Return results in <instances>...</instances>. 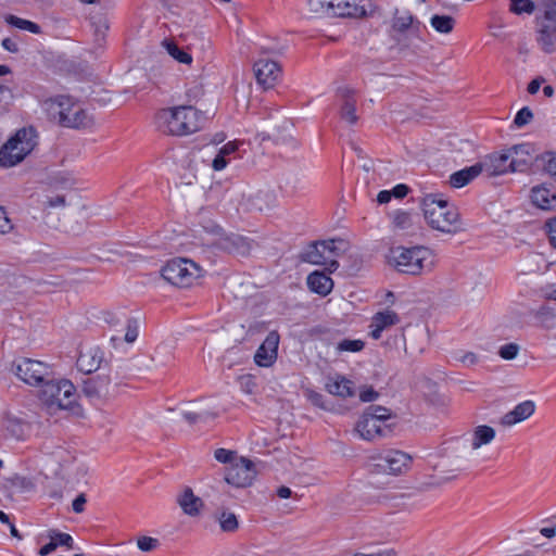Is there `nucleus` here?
Instances as JSON below:
<instances>
[{"instance_id": "17", "label": "nucleus", "mask_w": 556, "mask_h": 556, "mask_svg": "<svg viewBox=\"0 0 556 556\" xmlns=\"http://www.w3.org/2000/svg\"><path fill=\"white\" fill-rule=\"evenodd\" d=\"M109 376L97 375L83 381L81 392L90 402H96L109 394Z\"/></svg>"}, {"instance_id": "33", "label": "nucleus", "mask_w": 556, "mask_h": 556, "mask_svg": "<svg viewBox=\"0 0 556 556\" xmlns=\"http://www.w3.org/2000/svg\"><path fill=\"white\" fill-rule=\"evenodd\" d=\"M431 26L439 33L448 34L453 30L455 20L450 15L434 14L430 18Z\"/></svg>"}, {"instance_id": "63", "label": "nucleus", "mask_w": 556, "mask_h": 556, "mask_svg": "<svg viewBox=\"0 0 556 556\" xmlns=\"http://www.w3.org/2000/svg\"><path fill=\"white\" fill-rule=\"evenodd\" d=\"M47 205L49 207L64 206L65 205V197L56 195L54 198H49L47 201Z\"/></svg>"}, {"instance_id": "15", "label": "nucleus", "mask_w": 556, "mask_h": 556, "mask_svg": "<svg viewBox=\"0 0 556 556\" xmlns=\"http://www.w3.org/2000/svg\"><path fill=\"white\" fill-rule=\"evenodd\" d=\"M279 341L280 336L276 330L267 334L254 355V361L258 366L269 367L276 362Z\"/></svg>"}, {"instance_id": "62", "label": "nucleus", "mask_w": 556, "mask_h": 556, "mask_svg": "<svg viewBox=\"0 0 556 556\" xmlns=\"http://www.w3.org/2000/svg\"><path fill=\"white\" fill-rule=\"evenodd\" d=\"M543 293L545 299L556 301V283L547 285L544 288Z\"/></svg>"}, {"instance_id": "52", "label": "nucleus", "mask_w": 556, "mask_h": 556, "mask_svg": "<svg viewBox=\"0 0 556 556\" xmlns=\"http://www.w3.org/2000/svg\"><path fill=\"white\" fill-rule=\"evenodd\" d=\"M13 229V225L8 217L7 212L3 207L0 206V233L4 235L10 232Z\"/></svg>"}, {"instance_id": "24", "label": "nucleus", "mask_w": 556, "mask_h": 556, "mask_svg": "<svg viewBox=\"0 0 556 556\" xmlns=\"http://www.w3.org/2000/svg\"><path fill=\"white\" fill-rule=\"evenodd\" d=\"M103 361V352L99 348L89 349L80 352L76 365L79 371L91 374L100 368Z\"/></svg>"}, {"instance_id": "23", "label": "nucleus", "mask_w": 556, "mask_h": 556, "mask_svg": "<svg viewBox=\"0 0 556 556\" xmlns=\"http://www.w3.org/2000/svg\"><path fill=\"white\" fill-rule=\"evenodd\" d=\"M325 389L330 394L342 399L351 397L354 395L353 382L341 375L327 377Z\"/></svg>"}, {"instance_id": "26", "label": "nucleus", "mask_w": 556, "mask_h": 556, "mask_svg": "<svg viewBox=\"0 0 556 556\" xmlns=\"http://www.w3.org/2000/svg\"><path fill=\"white\" fill-rule=\"evenodd\" d=\"M481 172V166L479 163H476L469 167H465L460 170L453 173L450 176V185L453 188H462L471 182L475 178H477Z\"/></svg>"}, {"instance_id": "37", "label": "nucleus", "mask_w": 556, "mask_h": 556, "mask_svg": "<svg viewBox=\"0 0 556 556\" xmlns=\"http://www.w3.org/2000/svg\"><path fill=\"white\" fill-rule=\"evenodd\" d=\"M365 348V342L359 339H343L337 343V352H359Z\"/></svg>"}, {"instance_id": "21", "label": "nucleus", "mask_w": 556, "mask_h": 556, "mask_svg": "<svg viewBox=\"0 0 556 556\" xmlns=\"http://www.w3.org/2000/svg\"><path fill=\"white\" fill-rule=\"evenodd\" d=\"M400 321L399 315L393 311H383L376 313L371 318L370 324V336L372 339L378 340L381 338L382 331L391 327L393 325H396Z\"/></svg>"}, {"instance_id": "36", "label": "nucleus", "mask_w": 556, "mask_h": 556, "mask_svg": "<svg viewBox=\"0 0 556 556\" xmlns=\"http://www.w3.org/2000/svg\"><path fill=\"white\" fill-rule=\"evenodd\" d=\"M307 5L312 13L332 17L333 0H307Z\"/></svg>"}, {"instance_id": "22", "label": "nucleus", "mask_w": 556, "mask_h": 556, "mask_svg": "<svg viewBox=\"0 0 556 556\" xmlns=\"http://www.w3.org/2000/svg\"><path fill=\"white\" fill-rule=\"evenodd\" d=\"M535 412V403L533 401L527 400L518 405L508 413H506L502 419L501 424L503 426H513L518 422H521L532 416Z\"/></svg>"}, {"instance_id": "48", "label": "nucleus", "mask_w": 556, "mask_h": 556, "mask_svg": "<svg viewBox=\"0 0 556 556\" xmlns=\"http://www.w3.org/2000/svg\"><path fill=\"white\" fill-rule=\"evenodd\" d=\"M137 545L142 552H151L159 546V540L151 536H141L138 539Z\"/></svg>"}, {"instance_id": "43", "label": "nucleus", "mask_w": 556, "mask_h": 556, "mask_svg": "<svg viewBox=\"0 0 556 556\" xmlns=\"http://www.w3.org/2000/svg\"><path fill=\"white\" fill-rule=\"evenodd\" d=\"M182 417L189 425H194L197 422H203L208 419H213L216 417V414L210 413V412H202V413L184 412Z\"/></svg>"}, {"instance_id": "32", "label": "nucleus", "mask_w": 556, "mask_h": 556, "mask_svg": "<svg viewBox=\"0 0 556 556\" xmlns=\"http://www.w3.org/2000/svg\"><path fill=\"white\" fill-rule=\"evenodd\" d=\"M162 45L167 53L179 63L190 64L192 62L191 54L179 48L176 42L165 39Z\"/></svg>"}, {"instance_id": "5", "label": "nucleus", "mask_w": 556, "mask_h": 556, "mask_svg": "<svg viewBox=\"0 0 556 556\" xmlns=\"http://www.w3.org/2000/svg\"><path fill=\"white\" fill-rule=\"evenodd\" d=\"M37 146V134L33 127L18 129L0 148V166L10 168L20 164Z\"/></svg>"}, {"instance_id": "4", "label": "nucleus", "mask_w": 556, "mask_h": 556, "mask_svg": "<svg viewBox=\"0 0 556 556\" xmlns=\"http://www.w3.org/2000/svg\"><path fill=\"white\" fill-rule=\"evenodd\" d=\"M49 116L61 126L68 128H86L92 125V117L79 104L73 103L66 96H58L46 102Z\"/></svg>"}, {"instance_id": "61", "label": "nucleus", "mask_w": 556, "mask_h": 556, "mask_svg": "<svg viewBox=\"0 0 556 556\" xmlns=\"http://www.w3.org/2000/svg\"><path fill=\"white\" fill-rule=\"evenodd\" d=\"M56 547H58L56 541L50 540V542L48 544L43 545L40 548L39 555L40 556H47V555L51 554L53 551H55Z\"/></svg>"}, {"instance_id": "14", "label": "nucleus", "mask_w": 556, "mask_h": 556, "mask_svg": "<svg viewBox=\"0 0 556 556\" xmlns=\"http://www.w3.org/2000/svg\"><path fill=\"white\" fill-rule=\"evenodd\" d=\"M510 157L511 154L508 149L501 153H491L478 163L482 173H485L488 177H494L510 172Z\"/></svg>"}, {"instance_id": "59", "label": "nucleus", "mask_w": 556, "mask_h": 556, "mask_svg": "<svg viewBox=\"0 0 556 556\" xmlns=\"http://www.w3.org/2000/svg\"><path fill=\"white\" fill-rule=\"evenodd\" d=\"M408 191L409 187L404 184H399L391 190L392 197L397 199H403L404 197H406Z\"/></svg>"}, {"instance_id": "46", "label": "nucleus", "mask_w": 556, "mask_h": 556, "mask_svg": "<svg viewBox=\"0 0 556 556\" xmlns=\"http://www.w3.org/2000/svg\"><path fill=\"white\" fill-rule=\"evenodd\" d=\"M364 413L370 414V417H375L381 422L388 420L391 417L390 410L379 405H370Z\"/></svg>"}, {"instance_id": "39", "label": "nucleus", "mask_w": 556, "mask_h": 556, "mask_svg": "<svg viewBox=\"0 0 556 556\" xmlns=\"http://www.w3.org/2000/svg\"><path fill=\"white\" fill-rule=\"evenodd\" d=\"M223 531L233 532L238 529L239 522L233 513L223 511L218 518Z\"/></svg>"}, {"instance_id": "19", "label": "nucleus", "mask_w": 556, "mask_h": 556, "mask_svg": "<svg viewBox=\"0 0 556 556\" xmlns=\"http://www.w3.org/2000/svg\"><path fill=\"white\" fill-rule=\"evenodd\" d=\"M381 425L382 422L375 417H370V414L363 413L356 424V431L364 440L371 441L376 438L386 437L387 430Z\"/></svg>"}, {"instance_id": "55", "label": "nucleus", "mask_w": 556, "mask_h": 556, "mask_svg": "<svg viewBox=\"0 0 556 556\" xmlns=\"http://www.w3.org/2000/svg\"><path fill=\"white\" fill-rule=\"evenodd\" d=\"M545 227L547 229L551 244L556 248V217L548 219L545 223Z\"/></svg>"}, {"instance_id": "25", "label": "nucleus", "mask_w": 556, "mask_h": 556, "mask_svg": "<svg viewBox=\"0 0 556 556\" xmlns=\"http://www.w3.org/2000/svg\"><path fill=\"white\" fill-rule=\"evenodd\" d=\"M532 203L541 210H552L556 205V194L545 186H536L531 190Z\"/></svg>"}, {"instance_id": "53", "label": "nucleus", "mask_w": 556, "mask_h": 556, "mask_svg": "<svg viewBox=\"0 0 556 556\" xmlns=\"http://www.w3.org/2000/svg\"><path fill=\"white\" fill-rule=\"evenodd\" d=\"M394 223L397 227L405 229L410 225V215L407 212H397L394 216Z\"/></svg>"}, {"instance_id": "51", "label": "nucleus", "mask_w": 556, "mask_h": 556, "mask_svg": "<svg viewBox=\"0 0 556 556\" xmlns=\"http://www.w3.org/2000/svg\"><path fill=\"white\" fill-rule=\"evenodd\" d=\"M214 456H215L216 460H218L219 463H223V464L230 463V465H231L235 462L233 460L235 453L230 450L217 448L214 453Z\"/></svg>"}, {"instance_id": "11", "label": "nucleus", "mask_w": 556, "mask_h": 556, "mask_svg": "<svg viewBox=\"0 0 556 556\" xmlns=\"http://www.w3.org/2000/svg\"><path fill=\"white\" fill-rule=\"evenodd\" d=\"M538 42L543 51L552 53L556 45V9H546L540 22Z\"/></svg>"}, {"instance_id": "18", "label": "nucleus", "mask_w": 556, "mask_h": 556, "mask_svg": "<svg viewBox=\"0 0 556 556\" xmlns=\"http://www.w3.org/2000/svg\"><path fill=\"white\" fill-rule=\"evenodd\" d=\"M254 73L260 85L270 88L280 75V67L275 61L260 59L254 63Z\"/></svg>"}, {"instance_id": "31", "label": "nucleus", "mask_w": 556, "mask_h": 556, "mask_svg": "<svg viewBox=\"0 0 556 556\" xmlns=\"http://www.w3.org/2000/svg\"><path fill=\"white\" fill-rule=\"evenodd\" d=\"M495 438V430L485 425H481L475 428L471 440L472 450H478L482 445L489 444Z\"/></svg>"}, {"instance_id": "49", "label": "nucleus", "mask_w": 556, "mask_h": 556, "mask_svg": "<svg viewBox=\"0 0 556 556\" xmlns=\"http://www.w3.org/2000/svg\"><path fill=\"white\" fill-rule=\"evenodd\" d=\"M519 351V346L516 343H508L500 348L498 354L504 359H514Z\"/></svg>"}, {"instance_id": "16", "label": "nucleus", "mask_w": 556, "mask_h": 556, "mask_svg": "<svg viewBox=\"0 0 556 556\" xmlns=\"http://www.w3.org/2000/svg\"><path fill=\"white\" fill-rule=\"evenodd\" d=\"M370 0H333L332 17H363L370 9Z\"/></svg>"}, {"instance_id": "54", "label": "nucleus", "mask_w": 556, "mask_h": 556, "mask_svg": "<svg viewBox=\"0 0 556 556\" xmlns=\"http://www.w3.org/2000/svg\"><path fill=\"white\" fill-rule=\"evenodd\" d=\"M456 361L460 362L466 367H470L477 364L478 357L472 352H466L459 356H456Z\"/></svg>"}, {"instance_id": "56", "label": "nucleus", "mask_w": 556, "mask_h": 556, "mask_svg": "<svg viewBox=\"0 0 556 556\" xmlns=\"http://www.w3.org/2000/svg\"><path fill=\"white\" fill-rule=\"evenodd\" d=\"M87 502V497L85 493L78 494L73 501L72 507L76 514H81L85 510V504Z\"/></svg>"}, {"instance_id": "57", "label": "nucleus", "mask_w": 556, "mask_h": 556, "mask_svg": "<svg viewBox=\"0 0 556 556\" xmlns=\"http://www.w3.org/2000/svg\"><path fill=\"white\" fill-rule=\"evenodd\" d=\"M547 161L545 165V170L551 175L552 178H556V156L554 153H546Z\"/></svg>"}, {"instance_id": "12", "label": "nucleus", "mask_w": 556, "mask_h": 556, "mask_svg": "<svg viewBox=\"0 0 556 556\" xmlns=\"http://www.w3.org/2000/svg\"><path fill=\"white\" fill-rule=\"evenodd\" d=\"M410 460V456L402 451H389L375 464V469L377 472L399 475L408 467Z\"/></svg>"}, {"instance_id": "7", "label": "nucleus", "mask_w": 556, "mask_h": 556, "mask_svg": "<svg viewBox=\"0 0 556 556\" xmlns=\"http://www.w3.org/2000/svg\"><path fill=\"white\" fill-rule=\"evenodd\" d=\"M161 274L173 286L188 287L201 276V268L191 260L174 258L163 266Z\"/></svg>"}, {"instance_id": "42", "label": "nucleus", "mask_w": 556, "mask_h": 556, "mask_svg": "<svg viewBox=\"0 0 556 556\" xmlns=\"http://www.w3.org/2000/svg\"><path fill=\"white\" fill-rule=\"evenodd\" d=\"M8 482L11 488L18 492H29L34 489V483L28 478L23 476L15 475L8 479Z\"/></svg>"}, {"instance_id": "28", "label": "nucleus", "mask_w": 556, "mask_h": 556, "mask_svg": "<svg viewBox=\"0 0 556 556\" xmlns=\"http://www.w3.org/2000/svg\"><path fill=\"white\" fill-rule=\"evenodd\" d=\"M178 504L185 514L189 516H197L203 502L200 497L195 496L190 488H186L184 493L178 497Z\"/></svg>"}, {"instance_id": "30", "label": "nucleus", "mask_w": 556, "mask_h": 556, "mask_svg": "<svg viewBox=\"0 0 556 556\" xmlns=\"http://www.w3.org/2000/svg\"><path fill=\"white\" fill-rule=\"evenodd\" d=\"M238 150V143L230 141L223 146L212 162V167L215 170L224 169L231 160V155Z\"/></svg>"}, {"instance_id": "8", "label": "nucleus", "mask_w": 556, "mask_h": 556, "mask_svg": "<svg viewBox=\"0 0 556 556\" xmlns=\"http://www.w3.org/2000/svg\"><path fill=\"white\" fill-rule=\"evenodd\" d=\"M392 37L399 42H402V37L410 41H422V34L426 26L421 24L409 11L396 10L392 18ZM413 42L403 43L404 47H410Z\"/></svg>"}, {"instance_id": "10", "label": "nucleus", "mask_w": 556, "mask_h": 556, "mask_svg": "<svg viewBox=\"0 0 556 556\" xmlns=\"http://www.w3.org/2000/svg\"><path fill=\"white\" fill-rule=\"evenodd\" d=\"M256 473L254 463L249 458L240 457L227 468L225 480L236 488H247L252 484Z\"/></svg>"}, {"instance_id": "20", "label": "nucleus", "mask_w": 556, "mask_h": 556, "mask_svg": "<svg viewBox=\"0 0 556 556\" xmlns=\"http://www.w3.org/2000/svg\"><path fill=\"white\" fill-rule=\"evenodd\" d=\"M337 94L342 100L340 109L341 119L350 125L356 124L358 116L356 115V99L354 97V90L349 87H339Z\"/></svg>"}, {"instance_id": "2", "label": "nucleus", "mask_w": 556, "mask_h": 556, "mask_svg": "<svg viewBox=\"0 0 556 556\" xmlns=\"http://www.w3.org/2000/svg\"><path fill=\"white\" fill-rule=\"evenodd\" d=\"M156 122L163 132L186 136L201 128L203 116L195 108L182 105L160 111Z\"/></svg>"}, {"instance_id": "47", "label": "nucleus", "mask_w": 556, "mask_h": 556, "mask_svg": "<svg viewBox=\"0 0 556 556\" xmlns=\"http://www.w3.org/2000/svg\"><path fill=\"white\" fill-rule=\"evenodd\" d=\"M533 118V113L532 111L528 108V106H523L522 109H520L515 118H514V124L518 127V128H521L523 126H526L527 124H529Z\"/></svg>"}, {"instance_id": "44", "label": "nucleus", "mask_w": 556, "mask_h": 556, "mask_svg": "<svg viewBox=\"0 0 556 556\" xmlns=\"http://www.w3.org/2000/svg\"><path fill=\"white\" fill-rule=\"evenodd\" d=\"M48 538L52 541H56L58 546H66L68 548H73V538L67 533H62L55 529H51L48 531Z\"/></svg>"}, {"instance_id": "50", "label": "nucleus", "mask_w": 556, "mask_h": 556, "mask_svg": "<svg viewBox=\"0 0 556 556\" xmlns=\"http://www.w3.org/2000/svg\"><path fill=\"white\" fill-rule=\"evenodd\" d=\"M138 337V321L135 318L127 319V331L125 333V341L128 343L134 342Z\"/></svg>"}, {"instance_id": "34", "label": "nucleus", "mask_w": 556, "mask_h": 556, "mask_svg": "<svg viewBox=\"0 0 556 556\" xmlns=\"http://www.w3.org/2000/svg\"><path fill=\"white\" fill-rule=\"evenodd\" d=\"M534 317L544 329H553L555 327L556 314L548 306H541L535 312Z\"/></svg>"}, {"instance_id": "35", "label": "nucleus", "mask_w": 556, "mask_h": 556, "mask_svg": "<svg viewBox=\"0 0 556 556\" xmlns=\"http://www.w3.org/2000/svg\"><path fill=\"white\" fill-rule=\"evenodd\" d=\"M5 21L11 26H14V27L23 29V30H28L31 34H40V31H41L40 26L38 24H36L31 21H28V20L17 17L15 15H11V14L8 15L5 17Z\"/></svg>"}, {"instance_id": "40", "label": "nucleus", "mask_w": 556, "mask_h": 556, "mask_svg": "<svg viewBox=\"0 0 556 556\" xmlns=\"http://www.w3.org/2000/svg\"><path fill=\"white\" fill-rule=\"evenodd\" d=\"M320 245L327 252L338 256L345 251L348 243L343 239H330L320 241Z\"/></svg>"}, {"instance_id": "3", "label": "nucleus", "mask_w": 556, "mask_h": 556, "mask_svg": "<svg viewBox=\"0 0 556 556\" xmlns=\"http://www.w3.org/2000/svg\"><path fill=\"white\" fill-rule=\"evenodd\" d=\"M391 261L397 271L413 276L430 273L435 264L432 251L422 245L392 248Z\"/></svg>"}, {"instance_id": "13", "label": "nucleus", "mask_w": 556, "mask_h": 556, "mask_svg": "<svg viewBox=\"0 0 556 556\" xmlns=\"http://www.w3.org/2000/svg\"><path fill=\"white\" fill-rule=\"evenodd\" d=\"M511 154L510 173H526L535 161L534 147L531 143L516 144L509 148Z\"/></svg>"}, {"instance_id": "29", "label": "nucleus", "mask_w": 556, "mask_h": 556, "mask_svg": "<svg viewBox=\"0 0 556 556\" xmlns=\"http://www.w3.org/2000/svg\"><path fill=\"white\" fill-rule=\"evenodd\" d=\"M325 252L326 250L321 248L320 241L312 242L301 254V260L314 265H326L327 256Z\"/></svg>"}, {"instance_id": "9", "label": "nucleus", "mask_w": 556, "mask_h": 556, "mask_svg": "<svg viewBox=\"0 0 556 556\" xmlns=\"http://www.w3.org/2000/svg\"><path fill=\"white\" fill-rule=\"evenodd\" d=\"M15 375L29 386H41L50 378V368L47 364L31 359L22 358L13 364Z\"/></svg>"}, {"instance_id": "1", "label": "nucleus", "mask_w": 556, "mask_h": 556, "mask_svg": "<svg viewBox=\"0 0 556 556\" xmlns=\"http://www.w3.org/2000/svg\"><path fill=\"white\" fill-rule=\"evenodd\" d=\"M420 206L432 229L445 233H456L462 229L458 210L442 193L425 194Z\"/></svg>"}, {"instance_id": "45", "label": "nucleus", "mask_w": 556, "mask_h": 556, "mask_svg": "<svg viewBox=\"0 0 556 556\" xmlns=\"http://www.w3.org/2000/svg\"><path fill=\"white\" fill-rule=\"evenodd\" d=\"M13 94L10 88L0 85V113H8L12 104Z\"/></svg>"}, {"instance_id": "60", "label": "nucleus", "mask_w": 556, "mask_h": 556, "mask_svg": "<svg viewBox=\"0 0 556 556\" xmlns=\"http://www.w3.org/2000/svg\"><path fill=\"white\" fill-rule=\"evenodd\" d=\"M3 49H5L7 51L11 52V53H16L18 52V47H17V43L12 40L11 38H4L1 42Z\"/></svg>"}, {"instance_id": "64", "label": "nucleus", "mask_w": 556, "mask_h": 556, "mask_svg": "<svg viewBox=\"0 0 556 556\" xmlns=\"http://www.w3.org/2000/svg\"><path fill=\"white\" fill-rule=\"evenodd\" d=\"M392 198V192L390 190H382L377 195V202L379 204L388 203Z\"/></svg>"}, {"instance_id": "41", "label": "nucleus", "mask_w": 556, "mask_h": 556, "mask_svg": "<svg viewBox=\"0 0 556 556\" xmlns=\"http://www.w3.org/2000/svg\"><path fill=\"white\" fill-rule=\"evenodd\" d=\"M306 399L316 407L324 410H331L332 406L328 403L325 396L314 390L307 389L305 391Z\"/></svg>"}, {"instance_id": "38", "label": "nucleus", "mask_w": 556, "mask_h": 556, "mask_svg": "<svg viewBox=\"0 0 556 556\" xmlns=\"http://www.w3.org/2000/svg\"><path fill=\"white\" fill-rule=\"evenodd\" d=\"M509 9L513 13L521 15L523 13L532 14L535 5L531 0H509Z\"/></svg>"}, {"instance_id": "6", "label": "nucleus", "mask_w": 556, "mask_h": 556, "mask_svg": "<svg viewBox=\"0 0 556 556\" xmlns=\"http://www.w3.org/2000/svg\"><path fill=\"white\" fill-rule=\"evenodd\" d=\"M76 388L72 381L48 379L42 387V400L50 408L67 409L77 413Z\"/></svg>"}, {"instance_id": "58", "label": "nucleus", "mask_w": 556, "mask_h": 556, "mask_svg": "<svg viewBox=\"0 0 556 556\" xmlns=\"http://www.w3.org/2000/svg\"><path fill=\"white\" fill-rule=\"evenodd\" d=\"M379 396V393L375 391L371 387L367 388L359 393V400L362 402H372L377 400Z\"/></svg>"}, {"instance_id": "27", "label": "nucleus", "mask_w": 556, "mask_h": 556, "mask_svg": "<svg viewBox=\"0 0 556 556\" xmlns=\"http://www.w3.org/2000/svg\"><path fill=\"white\" fill-rule=\"evenodd\" d=\"M307 286L311 291L325 296L331 292L333 288V281L326 274L314 271L307 277Z\"/></svg>"}]
</instances>
